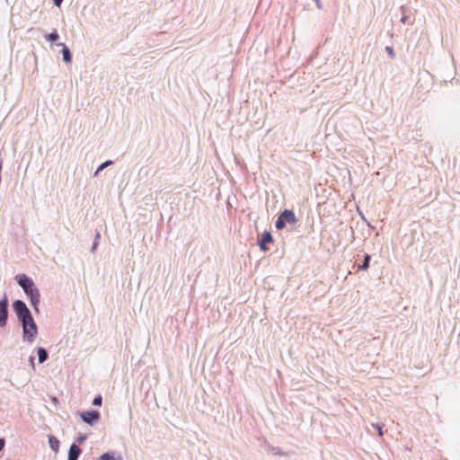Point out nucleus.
I'll list each match as a JSON object with an SVG mask.
<instances>
[{"mask_svg":"<svg viewBox=\"0 0 460 460\" xmlns=\"http://www.w3.org/2000/svg\"><path fill=\"white\" fill-rule=\"evenodd\" d=\"M273 241L272 236L270 232H264L261 236V240L260 242V247L262 251H266L268 248L266 247V243H271Z\"/></svg>","mask_w":460,"mask_h":460,"instance_id":"nucleus-7","label":"nucleus"},{"mask_svg":"<svg viewBox=\"0 0 460 460\" xmlns=\"http://www.w3.org/2000/svg\"><path fill=\"white\" fill-rule=\"evenodd\" d=\"M62 1H63V0H54V4H55L57 6H59Z\"/></svg>","mask_w":460,"mask_h":460,"instance_id":"nucleus-20","label":"nucleus"},{"mask_svg":"<svg viewBox=\"0 0 460 460\" xmlns=\"http://www.w3.org/2000/svg\"><path fill=\"white\" fill-rule=\"evenodd\" d=\"M373 426L377 429L379 436H383V430L379 424H373Z\"/></svg>","mask_w":460,"mask_h":460,"instance_id":"nucleus-19","label":"nucleus"},{"mask_svg":"<svg viewBox=\"0 0 460 460\" xmlns=\"http://www.w3.org/2000/svg\"><path fill=\"white\" fill-rule=\"evenodd\" d=\"M30 298H31V304L33 305V307L35 308L36 311H38V305L40 303V291L39 289H35L32 293H31L29 295Z\"/></svg>","mask_w":460,"mask_h":460,"instance_id":"nucleus-8","label":"nucleus"},{"mask_svg":"<svg viewBox=\"0 0 460 460\" xmlns=\"http://www.w3.org/2000/svg\"><path fill=\"white\" fill-rule=\"evenodd\" d=\"M111 163H112L111 161H107V162L103 163L102 164H101L100 167L98 168L96 173H98L100 171L104 169L106 166L110 165Z\"/></svg>","mask_w":460,"mask_h":460,"instance_id":"nucleus-17","label":"nucleus"},{"mask_svg":"<svg viewBox=\"0 0 460 460\" xmlns=\"http://www.w3.org/2000/svg\"><path fill=\"white\" fill-rule=\"evenodd\" d=\"M58 38L59 36L57 31H54L53 32L46 35V40L48 41H56Z\"/></svg>","mask_w":460,"mask_h":460,"instance_id":"nucleus-13","label":"nucleus"},{"mask_svg":"<svg viewBox=\"0 0 460 460\" xmlns=\"http://www.w3.org/2000/svg\"><path fill=\"white\" fill-rule=\"evenodd\" d=\"M49 447L55 451L58 452L59 448V440L54 436H49Z\"/></svg>","mask_w":460,"mask_h":460,"instance_id":"nucleus-11","label":"nucleus"},{"mask_svg":"<svg viewBox=\"0 0 460 460\" xmlns=\"http://www.w3.org/2000/svg\"><path fill=\"white\" fill-rule=\"evenodd\" d=\"M84 437H81V438H78V441H79V442H83V441H84Z\"/></svg>","mask_w":460,"mask_h":460,"instance_id":"nucleus-23","label":"nucleus"},{"mask_svg":"<svg viewBox=\"0 0 460 460\" xmlns=\"http://www.w3.org/2000/svg\"><path fill=\"white\" fill-rule=\"evenodd\" d=\"M58 45L63 47L62 54H63L64 61L66 62V63H70L71 62V53H70V50L68 49V48L64 43H59Z\"/></svg>","mask_w":460,"mask_h":460,"instance_id":"nucleus-10","label":"nucleus"},{"mask_svg":"<svg viewBox=\"0 0 460 460\" xmlns=\"http://www.w3.org/2000/svg\"><path fill=\"white\" fill-rule=\"evenodd\" d=\"M16 279L19 285L23 288L24 292L28 296L31 293H32L35 289H37V288L34 285V282L24 274L16 276Z\"/></svg>","mask_w":460,"mask_h":460,"instance_id":"nucleus-4","label":"nucleus"},{"mask_svg":"<svg viewBox=\"0 0 460 460\" xmlns=\"http://www.w3.org/2000/svg\"><path fill=\"white\" fill-rule=\"evenodd\" d=\"M81 449L76 445L73 444L69 448L68 460H77Z\"/></svg>","mask_w":460,"mask_h":460,"instance_id":"nucleus-9","label":"nucleus"},{"mask_svg":"<svg viewBox=\"0 0 460 460\" xmlns=\"http://www.w3.org/2000/svg\"><path fill=\"white\" fill-rule=\"evenodd\" d=\"M296 222V216L292 210H284L278 217L276 221V228L283 229L287 223L295 224Z\"/></svg>","mask_w":460,"mask_h":460,"instance_id":"nucleus-2","label":"nucleus"},{"mask_svg":"<svg viewBox=\"0 0 460 460\" xmlns=\"http://www.w3.org/2000/svg\"><path fill=\"white\" fill-rule=\"evenodd\" d=\"M102 398L101 395H98L93 399V404L95 406H101L102 405Z\"/></svg>","mask_w":460,"mask_h":460,"instance_id":"nucleus-16","label":"nucleus"},{"mask_svg":"<svg viewBox=\"0 0 460 460\" xmlns=\"http://www.w3.org/2000/svg\"><path fill=\"white\" fill-rule=\"evenodd\" d=\"M4 440L0 439V451L4 448Z\"/></svg>","mask_w":460,"mask_h":460,"instance_id":"nucleus-21","label":"nucleus"},{"mask_svg":"<svg viewBox=\"0 0 460 460\" xmlns=\"http://www.w3.org/2000/svg\"><path fill=\"white\" fill-rule=\"evenodd\" d=\"M81 418L84 422L93 425L99 420L100 413L97 411H87L81 413Z\"/></svg>","mask_w":460,"mask_h":460,"instance_id":"nucleus-5","label":"nucleus"},{"mask_svg":"<svg viewBox=\"0 0 460 460\" xmlns=\"http://www.w3.org/2000/svg\"><path fill=\"white\" fill-rule=\"evenodd\" d=\"M370 255L367 254L364 259V262L362 265L358 266L359 270H367L369 267Z\"/></svg>","mask_w":460,"mask_h":460,"instance_id":"nucleus-14","label":"nucleus"},{"mask_svg":"<svg viewBox=\"0 0 460 460\" xmlns=\"http://www.w3.org/2000/svg\"><path fill=\"white\" fill-rule=\"evenodd\" d=\"M38 357L40 363L44 362L48 358L47 351L43 348L38 349Z\"/></svg>","mask_w":460,"mask_h":460,"instance_id":"nucleus-12","label":"nucleus"},{"mask_svg":"<svg viewBox=\"0 0 460 460\" xmlns=\"http://www.w3.org/2000/svg\"><path fill=\"white\" fill-rule=\"evenodd\" d=\"M22 323L23 339L29 342H32L38 333L37 325L31 316V320H24Z\"/></svg>","mask_w":460,"mask_h":460,"instance_id":"nucleus-1","label":"nucleus"},{"mask_svg":"<svg viewBox=\"0 0 460 460\" xmlns=\"http://www.w3.org/2000/svg\"><path fill=\"white\" fill-rule=\"evenodd\" d=\"M13 306L15 314L22 322L26 319L31 320V314L25 303L21 300H17L13 303Z\"/></svg>","mask_w":460,"mask_h":460,"instance_id":"nucleus-3","label":"nucleus"},{"mask_svg":"<svg viewBox=\"0 0 460 460\" xmlns=\"http://www.w3.org/2000/svg\"><path fill=\"white\" fill-rule=\"evenodd\" d=\"M7 298L4 296V298L0 301V326L4 327L6 324L7 321V315H8V310H7Z\"/></svg>","mask_w":460,"mask_h":460,"instance_id":"nucleus-6","label":"nucleus"},{"mask_svg":"<svg viewBox=\"0 0 460 460\" xmlns=\"http://www.w3.org/2000/svg\"><path fill=\"white\" fill-rule=\"evenodd\" d=\"M101 460H120V458L115 457L114 454L105 453L101 456Z\"/></svg>","mask_w":460,"mask_h":460,"instance_id":"nucleus-15","label":"nucleus"},{"mask_svg":"<svg viewBox=\"0 0 460 460\" xmlns=\"http://www.w3.org/2000/svg\"><path fill=\"white\" fill-rule=\"evenodd\" d=\"M385 49H386V51H387L388 55H389L391 58H394V52L393 48H391V47H386V48H385Z\"/></svg>","mask_w":460,"mask_h":460,"instance_id":"nucleus-18","label":"nucleus"},{"mask_svg":"<svg viewBox=\"0 0 460 460\" xmlns=\"http://www.w3.org/2000/svg\"><path fill=\"white\" fill-rule=\"evenodd\" d=\"M51 400H52V402H53L54 403H57V402H58V399H57L56 397H52V399H51Z\"/></svg>","mask_w":460,"mask_h":460,"instance_id":"nucleus-22","label":"nucleus"}]
</instances>
